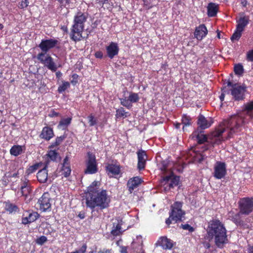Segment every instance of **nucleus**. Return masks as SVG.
<instances>
[{
	"mask_svg": "<svg viewBox=\"0 0 253 253\" xmlns=\"http://www.w3.org/2000/svg\"><path fill=\"white\" fill-rule=\"evenodd\" d=\"M100 183L94 181L87 188L86 194L85 204L91 209L98 208L102 210L109 206L110 199L106 190L99 188Z\"/></svg>",
	"mask_w": 253,
	"mask_h": 253,
	"instance_id": "f257e3e1",
	"label": "nucleus"
},
{
	"mask_svg": "<svg viewBox=\"0 0 253 253\" xmlns=\"http://www.w3.org/2000/svg\"><path fill=\"white\" fill-rule=\"evenodd\" d=\"M245 123L244 116L242 114L232 116L228 120L224 122L222 126L213 132L212 135L216 139V143L218 144L221 142L220 137L225 131L226 128L230 130L228 134V137H230L232 134L240 131Z\"/></svg>",
	"mask_w": 253,
	"mask_h": 253,
	"instance_id": "f03ea898",
	"label": "nucleus"
},
{
	"mask_svg": "<svg viewBox=\"0 0 253 253\" xmlns=\"http://www.w3.org/2000/svg\"><path fill=\"white\" fill-rule=\"evenodd\" d=\"M207 234L209 238L214 239L215 244L218 248H222L228 242L226 230L218 219H212L209 222Z\"/></svg>",
	"mask_w": 253,
	"mask_h": 253,
	"instance_id": "7ed1b4c3",
	"label": "nucleus"
},
{
	"mask_svg": "<svg viewBox=\"0 0 253 253\" xmlns=\"http://www.w3.org/2000/svg\"><path fill=\"white\" fill-rule=\"evenodd\" d=\"M87 18V14L81 11L78 12L75 15L73 24L70 34V38L74 42L80 41L82 40L84 23Z\"/></svg>",
	"mask_w": 253,
	"mask_h": 253,
	"instance_id": "20e7f679",
	"label": "nucleus"
},
{
	"mask_svg": "<svg viewBox=\"0 0 253 253\" xmlns=\"http://www.w3.org/2000/svg\"><path fill=\"white\" fill-rule=\"evenodd\" d=\"M182 206V203L180 202H176L171 206L169 217L166 220L167 225H169L172 220L174 221L175 223L178 221H181V218L185 214V212L181 209Z\"/></svg>",
	"mask_w": 253,
	"mask_h": 253,
	"instance_id": "39448f33",
	"label": "nucleus"
},
{
	"mask_svg": "<svg viewBox=\"0 0 253 253\" xmlns=\"http://www.w3.org/2000/svg\"><path fill=\"white\" fill-rule=\"evenodd\" d=\"M227 85L225 86L230 87L231 94L235 100H242L245 98V92L246 90V87L244 85H240L239 84H233L232 82L228 81Z\"/></svg>",
	"mask_w": 253,
	"mask_h": 253,
	"instance_id": "423d86ee",
	"label": "nucleus"
},
{
	"mask_svg": "<svg viewBox=\"0 0 253 253\" xmlns=\"http://www.w3.org/2000/svg\"><path fill=\"white\" fill-rule=\"evenodd\" d=\"M37 58L44 67L52 72H55L57 70V66L49 54L40 52L37 55Z\"/></svg>",
	"mask_w": 253,
	"mask_h": 253,
	"instance_id": "0eeeda50",
	"label": "nucleus"
},
{
	"mask_svg": "<svg viewBox=\"0 0 253 253\" xmlns=\"http://www.w3.org/2000/svg\"><path fill=\"white\" fill-rule=\"evenodd\" d=\"M240 213L249 215L253 211V198H243L238 202Z\"/></svg>",
	"mask_w": 253,
	"mask_h": 253,
	"instance_id": "6e6552de",
	"label": "nucleus"
},
{
	"mask_svg": "<svg viewBox=\"0 0 253 253\" xmlns=\"http://www.w3.org/2000/svg\"><path fill=\"white\" fill-rule=\"evenodd\" d=\"M87 160L86 161V169L84 173L86 174H94L98 170L97 162L94 155L90 153H87Z\"/></svg>",
	"mask_w": 253,
	"mask_h": 253,
	"instance_id": "1a4fd4ad",
	"label": "nucleus"
},
{
	"mask_svg": "<svg viewBox=\"0 0 253 253\" xmlns=\"http://www.w3.org/2000/svg\"><path fill=\"white\" fill-rule=\"evenodd\" d=\"M58 43V41L54 39L42 40L39 45V47L41 49V52H47L51 49L55 47Z\"/></svg>",
	"mask_w": 253,
	"mask_h": 253,
	"instance_id": "9d476101",
	"label": "nucleus"
},
{
	"mask_svg": "<svg viewBox=\"0 0 253 253\" xmlns=\"http://www.w3.org/2000/svg\"><path fill=\"white\" fill-rule=\"evenodd\" d=\"M139 97L136 93L130 92L128 98L126 97L120 98L121 104L123 106L129 109L132 106V103H136L138 101Z\"/></svg>",
	"mask_w": 253,
	"mask_h": 253,
	"instance_id": "9b49d317",
	"label": "nucleus"
},
{
	"mask_svg": "<svg viewBox=\"0 0 253 253\" xmlns=\"http://www.w3.org/2000/svg\"><path fill=\"white\" fill-rule=\"evenodd\" d=\"M226 173L225 164L221 162H217L214 167L213 176L217 179H221L225 176Z\"/></svg>",
	"mask_w": 253,
	"mask_h": 253,
	"instance_id": "f8f14e48",
	"label": "nucleus"
},
{
	"mask_svg": "<svg viewBox=\"0 0 253 253\" xmlns=\"http://www.w3.org/2000/svg\"><path fill=\"white\" fill-rule=\"evenodd\" d=\"M40 209L42 211H46L51 209L50 197L48 193H44L38 201Z\"/></svg>",
	"mask_w": 253,
	"mask_h": 253,
	"instance_id": "ddd939ff",
	"label": "nucleus"
},
{
	"mask_svg": "<svg viewBox=\"0 0 253 253\" xmlns=\"http://www.w3.org/2000/svg\"><path fill=\"white\" fill-rule=\"evenodd\" d=\"M179 180V176H175L171 173L170 175L164 177L162 182L164 183V185L167 184V187L169 186L170 189L178 185Z\"/></svg>",
	"mask_w": 253,
	"mask_h": 253,
	"instance_id": "4468645a",
	"label": "nucleus"
},
{
	"mask_svg": "<svg viewBox=\"0 0 253 253\" xmlns=\"http://www.w3.org/2000/svg\"><path fill=\"white\" fill-rule=\"evenodd\" d=\"M107 56L113 59L115 56L117 55L119 51L118 44L115 42H111L106 47Z\"/></svg>",
	"mask_w": 253,
	"mask_h": 253,
	"instance_id": "2eb2a0df",
	"label": "nucleus"
},
{
	"mask_svg": "<svg viewBox=\"0 0 253 253\" xmlns=\"http://www.w3.org/2000/svg\"><path fill=\"white\" fill-rule=\"evenodd\" d=\"M39 217V214L37 212H26L23 214L22 222L24 224H27L33 222L36 220Z\"/></svg>",
	"mask_w": 253,
	"mask_h": 253,
	"instance_id": "dca6fc26",
	"label": "nucleus"
},
{
	"mask_svg": "<svg viewBox=\"0 0 253 253\" xmlns=\"http://www.w3.org/2000/svg\"><path fill=\"white\" fill-rule=\"evenodd\" d=\"M137 154L138 157L137 168L139 170H141L144 169L145 166L146 154L145 151L141 150L137 152Z\"/></svg>",
	"mask_w": 253,
	"mask_h": 253,
	"instance_id": "f3484780",
	"label": "nucleus"
},
{
	"mask_svg": "<svg viewBox=\"0 0 253 253\" xmlns=\"http://www.w3.org/2000/svg\"><path fill=\"white\" fill-rule=\"evenodd\" d=\"M141 179L138 176L130 178L127 183V186L130 193H131L134 189L141 184Z\"/></svg>",
	"mask_w": 253,
	"mask_h": 253,
	"instance_id": "a211bd4d",
	"label": "nucleus"
},
{
	"mask_svg": "<svg viewBox=\"0 0 253 253\" xmlns=\"http://www.w3.org/2000/svg\"><path fill=\"white\" fill-rule=\"evenodd\" d=\"M208 33V30L205 25L202 24L197 27L194 33L195 37L198 40H202Z\"/></svg>",
	"mask_w": 253,
	"mask_h": 253,
	"instance_id": "6ab92c4d",
	"label": "nucleus"
},
{
	"mask_svg": "<svg viewBox=\"0 0 253 253\" xmlns=\"http://www.w3.org/2000/svg\"><path fill=\"white\" fill-rule=\"evenodd\" d=\"M198 125L202 129H205L209 127L212 122L211 118L207 120L203 115H200L198 117Z\"/></svg>",
	"mask_w": 253,
	"mask_h": 253,
	"instance_id": "aec40b11",
	"label": "nucleus"
},
{
	"mask_svg": "<svg viewBox=\"0 0 253 253\" xmlns=\"http://www.w3.org/2000/svg\"><path fill=\"white\" fill-rule=\"evenodd\" d=\"M157 244H158L165 250L171 249L173 247L172 241L165 237H161L158 241Z\"/></svg>",
	"mask_w": 253,
	"mask_h": 253,
	"instance_id": "412c9836",
	"label": "nucleus"
},
{
	"mask_svg": "<svg viewBox=\"0 0 253 253\" xmlns=\"http://www.w3.org/2000/svg\"><path fill=\"white\" fill-rule=\"evenodd\" d=\"M48 163V162L46 163L44 168L39 170L37 173V179L40 183H45L47 181L48 178V173L46 168L47 167Z\"/></svg>",
	"mask_w": 253,
	"mask_h": 253,
	"instance_id": "4be33fe9",
	"label": "nucleus"
},
{
	"mask_svg": "<svg viewBox=\"0 0 253 253\" xmlns=\"http://www.w3.org/2000/svg\"><path fill=\"white\" fill-rule=\"evenodd\" d=\"M237 20L236 28L238 30L243 31L246 26L249 24L250 20L249 16H245L243 14Z\"/></svg>",
	"mask_w": 253,
	"mask_h": 253,
	"instance_id": "5701e85b",
	"label": "nucleus"
},
{
	"mask_svg": "<svg viewBox=\"0 0 253 253\" xmlns=\"http://www.w3.org/2000/svg\"><path fill=\"white\" fill-rule=\"evenodd\" d=\"M54 136L53 131L52 128L49 126H45L42 128L40 137L46 140H50Z\"/></svg>",
	"mask_w": 253,
	"mask_h": 253,
	"instance_id": "b1692460",
	"label": "nucleus"
},
{
	"mask_svg": "<svg viewBox=\"0 0 253 253\" xmlns=\"http://www.w3.org/2000/svg\"><path fill=\"white\" fill-rule=\"evenodd\" d=\"M208 15L209 17H214L218 11V5L214 3H210L207 7Z\"/></svg>",
	"mask_w": 253,
	"mask_h": 253,
	"instance_id": "393cba45",
	"label": "nucleus"
},
{
	"mask_svg": "<svg viewBox=\"0 0 253 253\" xmlns=\"http://www.w3.org/2000/svg\"><path fill=\"white\" fill-rule=\"evenodd\" d=\"M106 170L113 175H118L120 173V167L117 165L108 164L106 166Z\"/></svg>",
	"mask_w": 253,
	"mask_h": 253,
	"instance_id": "a878e982",
	"label": "nucleus"
},
{
	"mask_svg": "<svg viewBox=\"0 0 253 253\" xmlns=\"http://www.w3.org/2000/svg\"><path fill=\"white\" fill-rule=\"evenodd\" d=\"M192 138L196 137L199 143L202 144L205 142L207 140V137L206 135L199 133L198 131H195L192 133Z\"/></svg>",
	"mask_w": 253,
	"mask_h": 253,
	"instance_id": "bb28decb",
	"label": "nucleus"
},
{
	"mask_svg": "<svg viewBox=\"0 0 253 253\" xmlns=\"http://www.w3.org/2000/svg\"><path fill=\"white\" fill-rule=\"evenodd\" d=\"M71 118L62 119L59 122L58 127L60 129H65L70 124L71 122Z\"/></svg>",
	"mask_w": 253,
	"mask_h": 253,
	"instance_id": "cd10ccee",
	"label": "nucleus"
},
{
	"mask_svg": "<svg viewBox=\"0 0 253 253\" xmlns=\"http://www.w3.org/2000/svg\"><path fill=\"white\" fill-rule=\"evenodd\" d=\"M22 152V147L20 145H14L10 150L11 155L17 156Z\"/></svg>",
	"mask_w": 253,
	"mask_h": 253,
	"instance_id": "c85d7f7f",
	"label": "nucleus"
},
{
	"mask_svg": "<svg viewBox=\"0 0 253 253\" xmlns=\"http://www.w3.org/2000/svg\"><path fill=\"white\" fill-rule=\"evenodd\" d=\"M253 110V102H251L245 105L244 109L241 114L244 116L245 115L248 114L251 117L252 112Z\"/></svg>",
	"mask_w": 253,
	"mask_h": 253,
	"instance_id": "c756f323",
	"label": "nucleus"
},
{
	"mask_svg": "<svg viewBox=\"0 0 253 253\" xmlns=\"http://www.w3.org/2000/svg\"><path fill=\"white\" fill-rule=\"evenodd\" d=\"M31 191L28 182L25 181L21 187V192L23 196H27Z\"/></svg>",
	"mask_w": 253,
	"mask_h": 253,
	"instance_id": "7c9ffc66",
	"label": "nucleus"
},
{
	"mask_svg": "<svg viewBox=\"0 0 253 253\" xmlns=\"http://www.w3.org/2000/svg\"><path fill=\"white\" fill-rule=\"evenodd\" d=\"M5 209V210L9 213H12L17 211L18 207L14 204L10 203H6Z\"/></svg>",
	"mask_w": 253,
	"mask_h": 253,
	"instance_id": "2f4dec72",
	"label": "nucleus"
},
{
	"mask_svg": "<svg viewBox=\"0 0 253 253\" xmlns=\"http://www.w3.org/2000/svg\"><path fill=\"white\" fill-rule=\"evenodd\" d=\"M70 83L68 82L63 81L62 84L60 85L58 88V91L61 93L64 92L70 87Z\"/></svg>",
	"mask_w": 253,
	"mask_h": 253,
	"instance_id": "473e14b6",
	"label": "nucleus"
},
{
	"mask_svg": "<svg viewBox=\"0 0 253 253\" xmlns=\"http://www.w3.org/2000/svg\"><path fill=\"white\" fill-rule=\"evenodd\" d=\"M242 32V31L239 30L236 28V31L231 37V40L232 42H234V41H238L241 37Z\"/></svg>",
	"mask_w": 253,
	"mask_h": 253,
	"instance_id": "72a5a7b5",
	"label": "nucleus"
},
{
	"mask_svg": "<svg viewBox=\"0 0 253 253\" xmlns=\"http://www.w3.org/2000/svg\"><path fill=\"white\" fill-rule=\"evenodd\" d=\"M182 123L183 125V129L185 130V127L191 125V119L187 115H183L182 118Z\"/></svg>",
	"mask_w": 253,
	"mask_h": 253,
	"instance_id": "f704fd0d",
	"label": "nucleus"
},
{
	"mask_svg": "<svg viewBox=\"0 0 253 253\" xmlns=\"http://www.w3.org/2000/svg\"><path fill=\"white\" fill-rule=\"evenodd\" d=\"M121 225L118 224L111 231V234L114 236H119L122 233Z\"/></svg>",
	"mask_w": 253,
	"mask_h": 253,
	"instance_id": "c9c22d12",
	"label": "nucleus"
},
{
	"mask_svg": "<svg viewBox=\"0 0 253 253\" xmlns=\"http://www.w3.org/2000/svg\"><path fill=\"white\" fill-rule=\"evenodd\" d=\"M127 112H126L124 108L121 107L116 110V117L117 118L121 117H126Z\"/></svg>",
	"mask_w": 253,
	"mask_h": 253,
	"instance_id": "e433bc0d",
	"label": "nucleus"
},
{
	"mask_svg": "<svg viewBox=\"0 0 253 253\" xmlns=\"http://www.w3.org/2000/svg\"><path fill=\"white\" fill-rule=\"evenodd\" d=\"M58 153L55 150H50L46 154L47 158L52 161H55L57 158Z\"/></svg>",
	"mask_w": 253,
	"mask_h": 253,
	"instance_id": "4c0bfd02",
	"label": "nucleus"
},
{
	"mask_svg": "<svg viewBox=\"0 0 253 253\" xmlns=\"http://www.w3.org/2000/svg\"><path fill=\"white\" fill-rule=\"evenodd\" d=\"M234 70L235 74L241 75L243 73L244 71L243 67L240 64L235 65L234 66Z\"/></svg>",
	"mask_w": 253,
	"mask_h": 253,
	"instance_id": "58836bf2",
	"label": "nucleus"
},
{
	"mask_svg": "<svg viewBox=\"0 0 253 253\" xmlns=\"http://www.w3.org/2000/svg\"><path fill=\"white\" fill-rule=\"evenodd\" d=\"M90 126H92L97 124V119L92 114L89 115L87 117Z\"/></svg>",
	"mask_w": 253,
	"mask_h": 253,
	"instance_id": "ea45409f",
	"label": "nucleus"
},
{
	"mask_svg": "<svg viewBox=\"0 0 253 253\" xmlns=\"http://www.w3.org/2000/svg\"><path fill=\"white\" fill-rule=\"evenodd\" d=\"M241 214H242L240 213V211L236 214H234V216L232 217V220L236 224H240L241 223V219L240 217Z\"/></svg>",
	"mask_w": 253,
	"mask_h": 253,
	"instance_id": "a19ab883",
	"label": "nucleus"
},
{
	"mask_svg": "<svg viewBox=\"0 0 253 253\" xmlns=\"http://www.w3.org/2000/svg\"><path fill=\"white\" fill-rule=\"evenodd\" d=\"M65 137L64 136H61L60 137H57L56 138L55 142L52 143V144L51 145L50 147L53 148L55 146L59 145L63 141V140L65 139Z\"/></svg>",
	"mask_w": 253,
	"mask_h": 253,
	"instance_id": "79ce46f5",
	"label": "nucleus"
},
{
	"mask_svg": "<svg viewBox=\"0 0 253 253\" xmlns=\"http://www.w3.org/2000/svg\"><path fill=\"white\" fill-rule=\"evenodd\" d=\"M62 171L64 176L67 177L70 175L71 170L69 166H63Z\"/></svg>",
	"mask_w": 253,
	"mask_h": 253,
	"instance_id": "37998d69",
	"label": "nucleus"
},
{
	"mask_svg": "<svg viewBox=\"0 0 253 253\" xmlns=\"http://www.w3.org/2000/svg\"><path fill=\"white\" fill-rule=\"evenodd\" d=\"M39 164H36L32 166H30L26 170V173L28 174H30L38 169L39 168Z\"/></svg>",
	"mask_w": 253,
	"mask_h": 253,
	"instance_id": "c03bdc74",
	"label": "nucleus"
},
{
	"mask_svg": "<svg viewBox=\"0 0 253 253\" xmlns=\"http://www.w3.org/2000/svg\"><path fill=\"white\" fill-rule=\"evenodd\" d=\"M47 238L44 236H42L37 240V243L39 245H42L47 241Z\"/></svg>",
	"mask_w": 253,
	"mask_h": 253,
	"instance_id": "a18cd8bd",
	"label": "nucleus"
},
{
	"mask_svg": "<svg viewBox=\"0 0 253 253\" xmlns=\"http://www.w3.org/2000/svg\"><path fill=\"white\" fill-rule=\"evenodd\" d=\"M181 226L183 229L187 230L191 232L194 231V228L188 224H181Z\"/></svg>",
	"mask_w": 253,
	"mask_h": 253,
	"instance_id": "49530a36",
	"label": "nucleus"
},
{
	"mask_svg": "<svg viewBox=\"0 0 253 253\" xmlns=\"http://www.w3.org/2000/svg\"><path fill=\"white\" fill-rule=\"evenodd\" d=\"M247 59L249 61H253V49L247 53Z\"/></svg>",
	"mask_w": 253,
	"mask_h": 253,
	"instance_id": "de8ad7c7",
	"label": "nucleus"
},
{
	"mask_svg": "<svg viewBox=\"0 0 253 253\" xmlns=\"http://www.w3.org/2000/svg\"><path fill=\"white\" fill-rule=\"evenodd\" d=\"M207 157V156L203 152L199 156H197V160L199 163H201Z\"/></svg>",
	"mask_w": 253,
	"mask_h": 253,
	"instance_id": "09e8293b",
	"label": "nucleus"
},
{
	"mask_svg": "<svg viewBox=\"0 0 253 253\" xmlns=\"http://www.w3.org/2000/svg\"><path fill=\"white\" fill-rule=\"evenodd\" d=\"M28 5V0H22L21 3L20 4L19 7L21 8H24L26 7Z\"/></svg>",
	"mask_w": 253,
	"mask_h": 253,
	"instance_id": "8fccbe9b",
	"label": "nucleus"
},
{
	"mask_svg": "<svg viewBox=\"0 0 253 253\" xmlns=\"http://www.w3.org/2000/svg\"><path fill=\"white\" fill-rule=\"evenodd\" d=\"M95 56L97 58H102L103 57V53L100 51H97L95 53Z\"/></svg>",
	"mask_w": 253,
	"mask_h": 253,
	"instance_id": "3c124183",
	"label": "nucleus"
},
{
	"mask_svg": "<svg viewBox=\"0 0 253 253\" xmlns=\"http://www.w3.org/2000/svg\"><path fill=\"white\" fill-rule=\"evenodd\" d=\"M63 166H69V159L67 156H66L64 159Z\"/></svg>",
	"mask_w": 253,
	"mask_h": 253,
	"instance_id": "603ef678",
	"label": "nucleus"
},
{
	"mask_svg": "<svg viewBox=\"0 0 253 253\" xmlns=\"http://www.w3.org/2000/svg\"><path fill=\"white\" fill-rule=\"evenodd\" d=\"M98 253H112L111 250H103L102 251H99Z\"/></svg>",
	"mask_w": 253,
	"mask_h": 253,
	"instance_id": "864d4df0",
	"label": "nucleus"
},
{
	"mask_svg": "<svg viewBox=\"0 0 253 253\" xmlns=\"http://www.w3.org/2000/svg\"><path fill=\"white\" fill-rule=\"evenodd\" d=\"M241 3L243 7H246L248 4L247 0H241Z\"/></svg>",
	"mask_w": 253,
	"mask_h": 253,
	"instance_id": "5fc2aeb1",
	"label": "nucleus"
},
{
	"mask_svg": "<svg viewBox=\"0 0 253 253\" xmlns=\"http://www.w3.org/2000/svg\"><path fill=\"white\" fill-rule=\"evenodd\" d=\"M235 213H234L233 211H230L228 213V216H229V217L231 219V220L232 219V217L234 216V214Z\"/></svg>",
	"mask_w": 253,
	"mask_h": 253,
	"instance_id": "6e6d98bb",
	"label": "nucleus"
},
{
	"mask_svg": "<svg viewBox=\"0 0 253 253\" xmlns=\"http://www.w3.org/2000/svg\"><path fill=\"white\" fill-rule=\"evenodd\" d=\"M61 29L66 33H68V29L67 26L62 27Z\"/></svg>",
	"mask_w": 253,
	"mask_h": 253,
	"instance_id": "4d7b16f0",
	"label": "nucleus"
},
{
	"mask_svg": "<svg viewBox=\"0 0 253 253\" xmlns=\"http://www.w3.org/2000/svg\"><path fill=\"white\" fill-rule=\"evenodd\" d=\"M121 253H127V249L126 247H122L121 250Z\"/></svg>",
	"mask_w": 253,
	"mask_h": 253,
	"instance_id": "13d9d810",
	"label": "nucleus"
},
{
	"mask_svg": "<svg viewBox=\"0 0 253 253\" xmlns=\"http://www.w3.org/2000/svg\"><path fill=\"white\" fill-rule=\"evenodd\" d=\"M249 253H253V246H250L248 248Z\"/></svg>",
	"mask_w": 253,
	"mask_h": 253,
	"instance_id": "bf43d9fd",
	"label": "nucleus"
},
{
	"mask_svg": "<svg viewBox=\"0 0 253 253\" xmlns=\"http://www.w3.org/2000/svg\"><path fill=\"white\" fill-rule=\"evenodd\" d=\"M56 76L57 78H60L61 77V76H62V73L60 72H59V71L57 72L56 73Z\"/></svg>",
	"mask_w": 253,
	"mask_h": 253,
	"instance_id": "052dcab7",
	"label": "nucleus"
},
{
	"mask_svg": "<svg viewBox=\"0 0 253 253\" xmlns=\"http://www.w3.org/2000/svg\"><path fill=\"white\" fill-rule=\"evenodd\" d=\"M79 216L81 219H84L85 217L84 213H80Z\"/></svg>",
	"mask_w": 253,
	"mask_h": 253,
	"instance_id": "680f3d73",
	"label": "nucleus"
},
{
	"mask_svg": "<svg viewBox=\"0 0 253 253\" xmlns=\"http://www.w3.org/2000/svg\"><path fill=\"white\" fill-rule=\"evenodd\" d=\"M99 2H101L102 4L105 3L108 0H97Z\"/></svg>",
	"mask_w": 253,
	"mask_h": 253,
	"instance_id": "e2e57ef3",
	"label": "nucleus"
},
{
	"mask_svg": "<svg viewBox=\"0 0 253 253\" xmlns=\"http://www.w3.org/2000/svg\"><path fill=\"white\" fill-rule=\"evenodd\" d=\"M180 126H181V124L180 123H176L175 125V126L176 128H179L180 127Z\"/></svg>",
	"mask_w": 253,
	"mask_h": 253,
	"instance_id": "0e129e2a",
	"label": "nucleus"
},
{
	"mask_svg": "<svg viewBox=\"0 0 253 253\" xmlns=\"http://www.w3.org/2000/svg\"><path fill=\"white\" fill-rule=\"evenodd\" d=\"M224 98V94L222 93L220 96V99L221 101H223Z\"/></svg>",
	"mask_w": 253,
	"mask_h": 253,
	"instance_id": "69168bd1",
	"label": "nucleus"
},
{
	"mask_svg": "<svg viewBox=\"0 0 253 253\" xmlns=\"http://www.w3.org/2000/svg\"><path fill=\"white\" fill-rule=\"evenodd\" d=\"M210 247V244L209 243H207L206 244V246H205V247L207 248H209Z\"/></svg>",
	"mask_w": 253,
	"mask_h": 253,
	"instance_id": "338daca9",
	"label": "nucleus"
},
{
	"mask_svg": "<svg viewBox=\"0 0 253 253\" xmlns=\"http://www.w3.org/2000/svg\"><path fill=\"white\" fill-rule=\"evenodd\" d=\"M58 115V114L57 113H56V112H54L53 114V116H57Z\"/></svg>",
	"mask_w": 253,
	"mask_h": 253,
	"instance_id": "774afa93",
	"label": "nucleus"
}]
</instances>
